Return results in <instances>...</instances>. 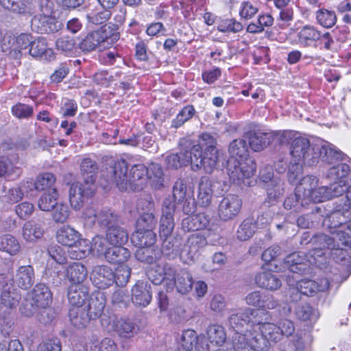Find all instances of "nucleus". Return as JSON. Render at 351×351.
<instances>
[{
	"mask_svg": "<svg viewBox=\"0 0 351 351\" xmlns=\"http://www.w3.org/2000/svg\"><path fill=\"white\" fill-rule=\"evenodd\" d=\"M350 204L338 203L332 210L324 220V225L327 226L332 237L320 234L315 238L320 243V249H314L311 256L321 257L324 252L322 248L332 250L331 256L336 262L342 261L346 258L347 252L339 247V245L351 247V212Z\"/></svg>",
	"mask_w": 351,
	"mask_h": 351,
	"instance_id": "1",
	"label": "nucleus"
},
{
	"mask_svg": "<svg viewBox=\"0 0 351 351\" xmlns=\"http://www.w3.org/2000/svg\"><path fill=\"white\" fill-rule=\"evenodd\" d=\"M216 145V138L213 135L203 133L199 137L198 143L191 146L189 149L167 156L166 164L171 169H178L191 164L193 171L204 168L206 173H210L216 168L218 161Z\"/></svg>",
	"mask_w": 351,
	"mask_h": 351,
	"instance_id": "2",
	"label": "nucleus"
},
{
	"mask_svg": "<svg viewBox=\"0 0 351 351\" xmlns=\"http://www.w3.org/2000/svg\"><path fill=\"white\" fill-rule=\"evenodd\" d=\"M292 162L304 163L312 166L319 160L327 163L343 159V153L332 147L328 142L311 143L310 140L299 135L291 142L289 148Z\"/></svg>",
	"mask_w": 351,
	"mask_h": 351,
	"instance_id": "3",
	"label": "nucleus"
},
{
	"mask_svg": "<svg viewBox=\"0 0 351 351\" xmlns=\"http://www.w3.org/2000/svg\"><path fill=\"white\" fill-rule=\"evenodd\" d=\"M128 166L125 160L116 163L112 169L111 182L116 184L120 191H125L128 184L134 186L135 189H142V184L147 180V167L143 164L134 165L127 175Z\"/></svg>",
	"mask_w": 351,
	"mask_h": 351,
	"instance_id": "4",
	"label": "nucleus"
},
{
	"mask_svg": "<svg viewBox=\"0 0 351 351\" xmlns=\"http://www.w3.org/2000/svg\"><path fill=\"white\" fill-rule=\"evenodd\" d=\"M268 317V311H261L259 309L245 308L234 310L231 312L228 318L229 326L235 331V335L253 332L256 327Z\"/></svg>",
	"mask_w": 351,
	"mask_h": 351,
	"instance_id": "5",
	"label": "nucleus"
},
{
	"mask_svg": "<svg viewBox=\"0 0 351 351\" xmlns=\"http://www.w3.org/2000/svg\"><path fill=\"white\" fill-rule=\"evenodd\" d=\"M227 173L230 180L236 184L250 186V178L256 170L252 160L229 159L227 162Z\"/></svg>",
	"mask_w": 351,
	"mask_h": 351,
	"instance_id": "6",
	"label": "nucleus"
},
{
	"mask_svg": "<svg viewBox=\"0 0 351 351\" xmlns=\"http://www.w3.org/2000/svg\"><path fill=\"white\" fill-rule=\"evenodd\" d=\"M298 191L304 195L303 204H308L311 202L319 203L331 198L328 188L319 186L317 178L313 176H304L300 180Z\"/></svg>",
	"mask_w": 351,
	"mask_h": 351,
	"instance_id": "7",
	"label": "nucleus"
},
{
	"mask_svg": "<svg viewBox=\"0 0 351 351\" xmlns=\"http://www.w3.org/2000/svg\"><path fill=\"white\" fill-rule=\"evenodd\" d=\"M233 346L236 351H267L269 342L257 330L233 337Z\"/></svg>",
	"mask_w": 351,
	"mask_h": 351,
	"instance_id": "8",
	"label": "nucleus"
},
{
	"mask_svg": "<svg viewBox=\"0 0 351 351\" xmlns=\"http://www.w3.org/2000/svg\"><path fill=\"white\" fill-rule=\"evenodd\" d=\"M82 219L86 226L93 227L97 222L100 226L111 227L118 221V215L111 209L104 208L96 209L86 208L82 213Z\"/></svg>",
	"mask_w": 351,
	"mask_h": 351,
	"instance_id": "9",
	"label": "nucleus"
},
{
	"mask_svg": "<svg viewBox=\"0 0 351 351\" xmlns=\"http://www.w3.org/2000/svg\"><path fill=\"white\" fill-rule=\"evenodd\" d=\"M243 206L242 199L234 194H228L223 197L217 208L219 219L224 221L232 220L241 212Z\"/></svg>",
	"mask_w": 351,
	"mask_h": 351,
	"instance_id": "10",
	"label": "nucleus"
},
{
	"mask_svg": "<svg viewBox=\"0 0 351 351\" xmlns=\"http://www.w3.org/2000/svg\"><path fill=\"white\" fill-rule=\"evenodd\" d=\"M95 191L93 184L75 182L71 184L69 196L71 207L79 210L84 205V199L92 197Z\"/></svg>",
	"mask_w": 351,
	"mask_h": 351,
	"instance_id": "11",
	"label": "nucleus"
},
{
	"mask_svg": "<svg viewBox=\"0 0 351 351\" xmlns=\"http://www.w3.org/2000/svg\"><path fill=\"white\" fill-rule=\"evenodd\" d=\"M175 204L170 198H166L162 204V216L160 221L159 234L162 239L171 237L175 223L173 215Z\"/></svg>",
	"mask_w": 351,
	"mask_h": 351,
	"instance_id": "12",
	"label": "nucleus"
},
{
	"mask_svg": "<svg viewBox=\"0 0 351 351\" xmlns=\"http://www.w3.org/2000/svg\"><path fill=\"white\" fill-rule=\"evenodd\" d=\"M146 275L154 285H158L164 280H172L176 275V269L167 263H153L147 268Z\"/></svg>",
	"mask_w": 351,
	"mask_h": 351,
	"instance_id": "13",
	"label": "nucleus"
},
{
	"mask_svg": "<svg viewBox=\"0 0 351 351\" xmlns=\"http://www.w3.org/2000/svg\"><path fill=\"white\" fill-rule=\"evenodd\" d=\"M30 297L33 301L32 304V309L25 311L21 310L23 315L27 317H30L33 315L35 308H46L48 306L52 300V294L49 287L44 284H37L30 293Z\"/></svg>",
	"mask_w": 351,
	"mask_h": 351,
	"instance_id": "14",
	"label": "nucleus"
},
{
	"mask_svg": "<svg viewBox=\"0 0 351 351\" xmlns=\"http://www.w3.org/2000/svg\"><path fill=\"white\" fill-rule=\"evenodd\" d=\"M138 210H142L143 213L136 220V228L137 230H147L153 229L156 225V219L154 214V204L151 200H141L138 204Z\"/></svg>",
	"mask_w": 351,
	"mask_h": 351,
	"instance_id": "15",
	"label": "nucleus"
},
{
	"mask_svg": "<svg viewBox=\"0 0 351 351\" xmlns=\"http://www.w3.org/2000/svg\"><path fill=\"white\" fill-rule=\"evenodd\" d=\"M31 27L33 31L40 34H51L61 28V23L51 14H38L32 19Z\"/></svg>",
	"mask_w": 351,
	"mask_h": 351,
	"instance_id": "16",
	"label": "nucleus"
},
{
	"mask_svg": "<svg viewBox=\"0 0 351 351\" xmlns=\"http://www.w3.org/2000/svg\"><path fill=\"white\" fill-rule=\"evenodd\" d=\"M93 284L100 289H105L114 283L113 270L106 265L95 266L90 273Z\"/></svg>",
	"mask_w": 351,
	"mask_h": 351,
	"instance_id": "17",
	"label": "nucleus"
},
{
	"mask_svg": "<svg viewBox=\"0 0 351 351\" xmlns=\"http://www.w3.org/2000/svg\"><path fill=\"white\" fill-rule=\"evenodd\" d=\"M285 264L288 267L289 271L293 274H303L308 270L310 265L317 264V261L315 258L314 262H311L305 253L299 252L287 256L285 259Z\"/></svg>",
	"mask_w": 351,
	"mask_h": 351,
	"instance_id": "18",
	"label": "nucleus"
},
{
	"mask_svg": "<svg viewBox=\"0 0 351 351\" xmlns=\"http://www.w3.org/2000/svg\"><path fill=\"white\" fill-rule=\"evenodd\" d=\"M117 39V34H112L110 36H108L103 31H95L88 34L82 40L80 48L84 51H91L102 43H110V42H113Z\"/></svg>",
	"mask_w": 351,
	"mask_h": 351,
	"instance_id": "19",
	"label": "nucleus"
},
{
	"mask_svg": "<svg viewBox=\"0 0 351 351\" xmlns=\"http://www.w3.org/2000/svg\"><path fill=\"white\" fill-rule=\"evenodd\" d=\"M151 285L147 282L138 281L132 289V300L136 306H147L152 300Z\"/></svg>",
	"mask_w": 351,
	"mask_h": 351,
	"instance_id": "20",
	"label": "nucleus"
},
{
	"mask_svg": "<svg viewBox=\"0 0 351 351\" xmlns=\"http://www.w3.org/2000/svg\"><path fill=\"white\" fill-rule=\"evenodd\" d=\"M67 298L71 307H84L89 299V289L84 284H71L68 287Z\"/></svg>",
	"mask_w": 351,
	"mask_h": 351,
	"instance_id": "21",
	"label": "nucleus"
},
{
	"mask_svg": "<svg viewBox=\"0 0 351 351\" xmlns=\"http://www.w3.org/2000/svg\"><path fill=\"white\" fill-rule=\"evenodd\" d=\"M21 293L14 287L3 289L0 297V314H7L16 308L21 300Z\"/></svg>",
	"mask_w": 351,
	"mask_h": 351,
	"instance_id": "22",
	"label": "nucleus"
},
{
	"mask_svg": "<svg viewBox=\"0 0 351 351\" xmlns=\"http://www.w3.org/2000/svg\"><path fill=\"white\" fill-rule=\"evenodd\" d=\"M34 279V270L31 265L20 266L12 277L14 284L24 290H27L32 286Z\"/></svg>",
	"mask_w": 351,
	"mask_h": 351,
	"instance_id": "23",
	"label": "nucleus"
},
{
	"mask_svg": "<svg viewBox=\"0 0 351 351\" xmlns=\"http://www.w3.org/2000/svg\"><path fill=\"white\" fill-rule=\"evenodd\" d=\"M297 289L305 295H311L319 291H326L330 288V282L327 278H322L319 282L304 279L297 280Z\"/></svg>",
	"mask_w": 351,
	"mask_h": 351,
	"instance_id": "24",
	"label": "nucleus"
},
{
	"mask_svg": "<svg viewBox=\"0 0 351 351\" xmlns=\"http://www.w3.org/2000/svg\"><path fill=\"white\" fill-rule=\"evenodd\" d=\"M45 232L43 221L32 219L26 221L22 229L23 238L28 242H35L40 239Z\"/></svg>",
	"mask_w": 351,
	"mask_h": 351,
	"instance_id": "25",
	"label": "nucleus"
},
{
	"mask_svg": "<svg viewBox=\"0 0 351 351\" xmlns=\"http://www.w3.org/2000/svg\"><path fill=\"white\" fill-rule=\"evenodd\" d=\"M285 183L280 177H276L273 181L264 184V188L267 192V197L265 204L267 206L274 205L278 199L284 194Z\"/></svg>",
	"mask_w": 351,
	"mask_h": 351,
	"instance_id": "26",
	"label": "nucleus"
},
{
	"mask_svg": "<svg viewBox=\"0 0 351 351\" xmlns=\"http://www.w3.org/2000/svg\"><path fill=\"white\" fill-rule=\"evenodd\" d=\"M169 281L167 285L171 288L176 286L177 291L182 294L189 293L192 289L193 284L192 275L184 269L180 270L178 273L176 271L174 278Z\"/></svg>",
	"mask_w": 351,
	"mask_h": 351,
	"instance_id": "27",
	"label": "nucleus"
},
{
	"mask_svg": "<svg viewBox=\"0 0 351 351\" xmlns=\"http://www.w3.org/2000/svg\"><path fill=\"white\" fill-rule=\"evenodd\" d=\"M210 217L205 213L189 215L182 219V228L186 231H196L206 228L210 223Z\"/></svg>",
	"mask_w": 351,
	"mask_h": 351,
	"instance_id": "28",
	"label": "nucleus"
},
{
	"mask_svg": "<svg viewBox=\"0 0 351 351\" xmlns=\"http://www.w3.org/2000/svg\"><path fill=\"white\" fill-rule=\"evenodd\" d=\"M213 194L211 180L206 176L202 177L198 184L197 204L202 207H208L212 202Z\"/></svg>",
	"mask_w": 351,
	"mask_h": 351,
	"instance_id": "29",
	"label": "nucleus"
},
{
	"mask_svg": "<svg viewBox=\"0 0 351 351\" xmlns=\"http://www.w3.org/2000/svg\"><path fill=\"white\" fill-rule=\"evenodd\" d=\"M29 53L33 57L49 61L54 58L53 49L47 46L45 39L43 38L32 41Z\"/></svg>",
	"mask_w": 351,
	"mask_h": 351,
	"instance_id": "30",
	"label": "nucleus"
},
{
	"mask_svg": "<svg viewBox=\"0 0 351 351\" xmlns=\"http://www.w3.org/2000/svg\"><path fill=\"white\" fill-rule=\"evenodd\" d=\"M206 244L207 241L204 236L198 233L193 234L189 237L182 253H186L189 258L194 259Z\"/></svg>",
	"mask_w": 351,
	"mask_h": 351,
	"instance_id": "31",
	"label": "nucleus"
},
{
	"mask_svg": "<svg viewBox=\"0 0 351 351\" xmlns=\"http://www.w3.org/2000/svg\"><path fill=\"white\" fill-rule=\"evenodd\" d=\"M87 276L88 271L80 262H72L66 268V277L71 284H83Z\"/></svg>",
	"mask_w": 351,
	"mask_h": 351,
	"instance_id": "32",
	"label": "nucleus"
},
{
	"mask_svg": "<svg viewBox=\"0 0 351 351\" xmlns=\"http://www.w3.org/2000/svg\"><path fill=\"white\" fill-rule=\"evenodd\" d=\"M298 43L307 47L320 40L322 33L313 25H307L302 27L297 35Z\"/></svg>",
	"mask_w": 351,
	"mask_h": 351,
	"instance_id": "33",
	"label": "nucleus"
},
{
	"mask_svg": "<svg viewBox=\"0 0 351 351\" xmlns=\"http://www.w3.org/2000/svg\"><path fill=\"white\" fill-rule=\"evenodd\" d=\"M156 241V234L151 229L144 230L136 228L131 236V242L137 247H152Z\"/></svg>",
	"mask_w": 351,
	"mask_h": 351,
	"instance_id": "34",
	"label": "nucleus"
},
{
	"mask_svg": "<svg viewBox=\"0 0 351 351\" xmlns=\"http://www.w3.org/2000/svg\"><path fill=\"white\" fill-rule=\"evenodd\" d=\"M248 138L250 147L255 152H260L274 141V134L257 131L250 132Z\"/></svg>",
	"mask_w": 351,
	"mask_h": 351,
	"instance_id": "35",
	"label": "nucleus"
},
{
	"mask_svg": "<svg viewBox=\"0 0 351 351\" xmlns=\"http://www.w3.org/2000/svg\"><path fill=\"white\" fill-rule=\"evenodd\" d=\"M266 318L267 319L265 321L259 324L256 327L258 328L259 330H261V333H258L263 335V337L265 338V339H267L268 341L269 340L275 342L280 341L282 339L280 328L278 326H276L274 324L269 322V321L271 320V315L269 312L268 317H266V316H264L263 317V319Z\"/></svg>",
	"mask_w": 351,
	"mask_h": 351,
	"instance_id": "36",
	"label": "nucleus"
},
{
	"mask_svg": "<svg viewBox=\"0 0 351 351\" xmlns=\"http://www.w3.org/2000/svg\"><path fill=\"white\" fill-rule=\"evenodd\" d=\"M255 282L258 287L269 291H276L282 286L281 280L276 274L269 271L257 274Z\"/></svg>",
	"mask_w": 351,
	"mask_h": 351,
	"instance_id": "37",
	"label": "nucleus"
},
{
	"mask_svg": "<svg viewBox=\"0 0 351 351\" xmlns=\"http://www.w3.org/2000/svg\"><path fill=\"white\" fill-rule=\"evenodd\" d=\"M80 234L74 228L69 226L60 227L56 232L57 241L65 246H73L79 241Z\"/></svg>",
	"mask_w": 351,
	"mask_h": 351,
	"instance_id": "38",
	"label": "nucleus"
},
{
	"mask_svg": "<svg viewBox=\"0 0 351 351\" xmlns=\"http://www.w3.org/2000/svg\"><path fill=\"white\" fill-rule=\"evenodd\" d=\"M180 343L184 351H193V350L204 351L205 350L200 346L196 332L191 329L183 331Z\"/></svg>",
	"mask_w": 351,
	"mask_h": 351,
	"instance_id": "39",
	"label": "nucleus"
},
{
	"mask_svg": "<svg viewBox=\"0 0 351 351\" xmlns=\"http://www.w3.org/2000/svg\"><path fill=\"white\" fill-rule=\"evenodd\" d=\"M106 305V301L102 294L98 293L94 298H90L88 304L86 308V312L89 319H96L101 316Z\"/></svg>",
	"mask_w": 351,
	"mask_h": 351,
	"instance_id": "40",
	"label": "nucleus"
},
{
	"mask_svg": "<svg viewBox=\"0 0 351 351\" xmlns=\"http://www.w3.org/2000/svg\"><path fill=\"white\" fill-rule=\"evenodd\" d=\"M130 256V253L127 248L122 245H114L108 247L105 258L110 263L121 264L125 263Z\"/></svg>",
	"mask_w": 351,
	"mask_h": 351,
	"instance_id": "41",
	"label": "nucleus"
},
{
	"mask_svg": "<svg viewBox=\"0 0 351 351\" xmlns=\"http://www.w3.org/2000/svg\"><path fill=\"white\" fill-rule=\"evenodd\" d=\"M106 238L111 245H122L128 241V233L123 228L114 225L108 228Z\"/></svg>",
	"mask_w": 351,
	"mask_h": 351,
	"instance_id": "42",
	"label": "nucleus"
},
{
	"mask_svg": "<svg viewBox=\"0 0 351 351\" xmlns=\"http://www.w3.org/2000/svg\"><path fill=\"white\" fill-rule=\"evenodd\" d=\"M69 317L71 324L77 328L86 327L90 321L85 307H71Z\"/></svg>",
	"mask_w": 351,
	"mask_h": 351,
	"instance_id": "43",
	"label": "nucleus"
},
{
	"mask_svg": "<svg viewBox=\"0 0 351 351\" xmlns=\"http://www.w3.org/2000/svg\"><path fill=\"white\" fill-rule=\"evenodd\" d=\"M0 250L10 256H15L20 252L21 245L15 237L5 234L0 237Z\"/></svg>",
	"mask_w": 351,
	"mask_h": 351,
	"instance_id": "44",
	"label": "nucleus"
},
{
	"mask_svg": "<svg viewBox=\"0 0 351 351\" xmlns=\"http://www.w3.org/2000/svg\"><path fill=\"white\" fill-rule=\"evenodd\" d=\"M147 179H149L152 187L160 189L164 186V173L161 166L152 162L147 167Z\"/></svg>",
	"mask_w": 351,
	"mask_h": 351,
	"instance_id": "45",
	"label": "nucleus"
},
{
	"mask_svg": "<svg viewBox=\"0 0 351 351\" xmlns=\"http://www.w3.org/2000/svg\"><path fill=\"white\" fill-rule=\"evenodd\" d=\"M228 151L230 156L229 159L251 160L247 158L248 149L243 139H235L232 141L229 145Z\"/></svg>",
	"mask_w": 351,
	"mask_h": 351,
	"instance_id": "46",
	"label": "nucleus"
},
{
	"mask_svg": "<svg viewBox=\"0 0 351 351\" xmlns=\"http://www.w3.org/2000/svg\"><path fill=\"white\" fill-rule=\"evenodd\" d=\"M110 324L112 329L123 338H130L136 332L134 324L125 319H113Z\"/></svg>",
	"mask_w": 351,
	"mask_h": 351,
	"instance_id": "47",
	"label": "nucleus"
},
{
	"mask_svg": "<svg viewBox=\"0 0 351 351\" xmlns=\"http://www.w3.org/2000/svg\"><path fill=\"white\" fill-rule=\"evenodd\" d=\"M256 223L253 218H246L239 225L237 230V238L245 241L250 239L255 233Z\"/></svg>",
	"mask_w": 351,
	"mask_h": 351,
	"instance_id": "48",
	"label": "nucleus"
},
{
	"mask_svg": "<svg viewBox=\"0 0 351 351\" xmlns=\"http://www.w3.org/2000/svg\"><path fill=\"white\" fill-rule=\"evenodd\" d=\"M208 341L215 346H222L226 340V333L224 328L219 324L209 326L206 330Z\"/></svg>",
	"mask_w": 351,
	"mask_h": 351,
	"instance_id": "49",
	"label": "nucleus"
},
{
	"mask_svg": "<svg viewBox=\"0 0 351 351\" xmlns=\"http://www.w3.org/2000/svg\"><path fill=\"white\" fill-rule=\"evenodd\" d=\"M80 168L84 182L95 184L98 169L96 162L90 158H84L81 162Z\"/></svg>",
	"mask_w": 351,
	"mask_h": 351,
	"instance_id": "50",
	"label": "nucleus"
},
{
	"mask_svg": "<svg viewBox=\"0 0 351 351\" xmlns=\"http://www.w3.org/2000/svg\"><path fill=\"white\" fill-rule=\"evenodd\" d=\"M58 196L57 189H52L48 192H45L38 201V208L43 211H51L58 203Z\"/></svg>",
	"mask_w": 351,
	"mask_h": 351,
	"instance_id": "51",
	"label": "nucleus"
},
{
	"mask_svg": "<svg viewBox=\"0 0 351 351\" xmlns=\"http://www.w3.org/2000/svg\"><path fill=\"white\" fill-rule=\"evenodd\" d=\"M299 185L296 186L295 193L289 195L284 201V208L287 210H294L298 211L300 208L305 206L303 204L304 201V195L303 193L299 192Z\"/></svg>",
	"mask_w": 351,
	"mask_h": 351,
	"instance_id": "52",
	"label": "nucleus"
},
{
	"mask_svg": "<svg viewBox=\"0 0 351 351\" xmlns=\"http://www.w3.org/2000/svg\"><path fill=\"white\" fill-rule=\"evenodd\" d=\"M108 249L107 241L103 237L96 236L89 242V254L91 253L95 256H106Z\"/></svg>",
	"mask_w": 351,
	"mask_h": 351,
	"instance_id": "53",
	"label": "nucleus"
},
{
	"mask_svg": "<svg viewBox=\"0 0 351 351\" xmlns=\"http://www.w3.org/2000/svg\"><path fill=\"white\" fill-rule=\"evenodd\" d=\"M316 19L320 25L326 28L332 27L337 21L335 13L326 9H319L316 12Z\"/></svg>",
	"mask_w": 351,
	"mask_h": 351,
	"instance_id": "54",
	"label": "nucleus"
},
{
	"mask_svg": "<svg viewBox=\"0 0 351 351\" xmlns=\"http://www.w3.org/2000/svg\"><path fill=\"white\" fill-rule=\"evenodd\" d=\"M111 15L112 11L101 8L87 14L86 18L90 23L101 25L106 23L110 18Z\"/></svg>",
	"mask_w": 351,
	"mask_h": 351,
	"instance_id": "55",
	"label": "nucleus"
},
{
	"mask_svg": "<svg viewBox=\"0 0 351 351\" xmlns=\"http://www.w3.org/2000/svg\"><path fill=\"white\" fill-rule=\"evenodd\" d=\"M36 180L37 184V191H45V192H48L52 189H56L54 187L56 179L53 173H43L38 176Z\"/></svg>",
	"mask_w": 351,
	"mask_h": 351,
	"instance_id": "56",
	"label": "nucleus"
},
{
	"mask_svg": "<svg viewBox=\"0 0 351 351\" xmlns=\"http://www.w3.org/2000/svg\"><path fill=\"white\" fill-rule=\"evenodd\" d=\"M90 348L95 351H117V346L114 340L107 337L99 341L93 337Z\"/></svg>",
	"mask_w": 351,
	"mask_h": 351,
	"instance_id": "57",
	"label": "nucleus"
},
{
	"mask_svg": "<svg viewBox=\"0 0 351 351\" xmlns=\"http://www.w3.org/2000/svg\"><path fill=\"white\" fill-rule=\"evenodd\" d=\"M152 247H138L135 252L136 258L143 263L152 264L158 255Z\"/></svg>",
	"mask_w": 351,
	"mask_h": 351,
	"instance_id": "58",
	"label": "nucleus"
},
{
	"mask_svg": "<svg viewBox=\"0 0 351 351\" xmlns=\"http://www.w3.org/2000/svg\"><path fill=\"white\" fill-rule=\"evenodd\" d=\"M195 109L193 106L189 105L185 106L172 121L171 127L174 128L181 127L185 122L193 117Z\"/></svg>",
	"mask_w": 351,
	"mask_h": 351,
	"instance_id": "59",
	"label": "nucleus"
},
{
	"mask_svg": "<svg viewBox=\"0 0 351 351\" xmlns=\"http://www.w3.org/2000/svg\"><path fill=\"white\" fill-rule=\"evenodd\" d=\"M295 315L298 319L304 321L316 320L318 318V314L307 303H300L295 308Z\"/></svg>",
	"mask_w": 351,
	"mask_h": 351,
	"instance_id": "60",
	"label": "nucleus"
},
{
	"mask_svg": "<svg viewBox=\"0 0 351 351\" xmlns=\"http://www.w3.org/2000/svg\"><path fill=\"white\" fill-rule=\"evenodd\" d=\"M56 49L66 56H71L75 49L74 40L69 36H62L56 40Z\"/></svg>",
	"mask_w": 351,
	"mask_h": 351,
	"instance_id": "61",
	"label": "nucleus"
},
{
	"mask_svg": "<svg viewBox=\"0 0 351 351\" xmlns=\"http://www.w3.org/2000/svg\"><path fill=\"white\" fill-rule=\"evenodd\" d=\"M350 171L348 165L341 162L329 169L328 176L331 180H345Z\"/></svg>",
	"mask_w": 351,
	"mask_h": 351,
	"instance_id": "62",
	"label": "nucleus"
},
{
	"mask_svg": "<svg viewBox=\"0 0 351 351\" xmlns=\"http://www.w3.org/2000/svg\"><path fill=\"white\" fill-rule=\"evenodd\" d=\"M51 210V217L56 223H64L69 217V208L68 206L64 204L57 203Z\"/></svg>",
	"mask_w": 351,
	"mask_h": 351,
	"instance_id": "63",
	"label": "nucleus"
},
{
	"mask_svg": "<svg viewBox=\"0 0 351 351\" xmlns=\"http://www.w3.org/2000/svg\"><path fill=\"white\" fill-rule=\"evenodd\" d=\"M130 274L131 270L128 266L125 265H120L114 271V282L119 286L126 285L130 279Z\"/></svg>",
	"mask_w": 351,
	"mask_h": 351,
	"instance_id": "64",
	"label": "nucleus"
}]
</instances>
